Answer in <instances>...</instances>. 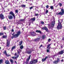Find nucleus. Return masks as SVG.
Listing matches in <instances>:
<instances>
[{
	"label": "nucleus",
	"mask_w": 64,
	"mask_h": 64,
	"mask_svg": "<svg viewBox=\"0 0 64 64\" xmlns=\"http://www.w3.org/2000/svg\"><path fill=\"white\" fill-rule=\"evenodd\" d=\"M63 22V20H58V26H57V29L58 30L60 29H61L62 28V24L61 23L62 22Z\"/></svg>",
	"instance_id": "1"
},
{
	"label": "nucleus",
	"mask_w": 64,
	"mask_h": 64,
	"mask_svg": "<svg viewBox=\"0 0 64 64\" xmlns=\"http://www.w3.org/2000/svg\"><path fill=\"white\" fill-rule=\"evenodd\" d=\"M51 45V44H48V47H47V49L46 50V52L47 53H49L50 52V46Z\"/></svg>",
	"instance_id": "2"
},
{
	"label": "nucleus",
	"mask_w": 64,
	"mask_h": 64,
	"mask_svg": "<svg viewBox=\"0 0 64 64\" xmlns=\"http://www.w3.org/2000/svg\"><path fill=\"white\" fill-rule=\"evenodd\" d=\"M32 49L31 48L29 49L28 50H26V53H27V54H30L32 53Z\"/></svg>",
	"instance_id": "3"
},
{
	"label": "nucleus",
	"mask_w": 64,
	"mask_h": 64,
	"mask_svg": "<svg viewBox=\"0 0 64 64\" xmlns=\"http://www.w3.org/2000/svg\"><path fill=\"white\" fill-rule=\"evenodd\" d=\"M59 62H60V59L58 58H57V60H54L53 62V63L54 64H58Z\"/></svg>",
	"instance_id": "4"
},
{
	"label": "nucleus",
	"mask_w": 64,
	"mask_h": 64,
	"mask_svg": "<svg viewBox=\"0 0 64 64\" xmlns=\"http://www.w3.org/2000/svg\"><path fill=\"white\" fill-rule=\"evenodd\" d=\"M17 34H15L16 36L17 37H18L19 35H20V34H21V32L19 30L18 32H16Z\"/></svg>",
	"instance_id": "5"
},
{
	"label": "nucleus",
	"mask_w": 64,
	"mask_h": 64,
	"mask_svg": "<svg viewBox=\"0 0 64 64\" xmlns=\"http://www.w3.org/2000/svg\"><path fill=\"white\" fill-rule=\"evenodd\" d=\"M6 46L7 47H9L10 46V41L9 39L7 40Z\"/></svg>",
	"instance_id": "6"
},
{
	"label": "nucleus",
	"mask_w": 64,
	"mask_h": 64,
	"mask_svg": "<svg viewBox=\"0 0 64 64\" xmlns=\"http://www.w3.org/2000/svg\"><path fill=\"white\" fill-rule=\"evenodd\" d=\"M41 36H38V38L36 39H35L34 40L35 41H40V38H41Z\"/></svg>",
	"instance_id": "7"
},
{
	"label": "nucleus",
	"mask_w": 64,
	"mask_h": 64,
	"mask_svg": "<svg viewBox=\"0 0 64 64\" xmlns=\"http://www.w3.org/2000/svg\"><path fill=\"white\" fill-rule=\"evenodd\" d=\"M63 53H64V50H62L58 53V55H62Z\"/></svg>",
	"instance_id": "8"
},
{
	"label": "nucleus",
	"mask_w": 64,
	"mask_h": 64,
	"mask_svg": "<svg viewBox=\"0 0 64 64\" xmlns=\"http://www.w3.org/2000/svg\"><path fill=\"white\" fill-rule=\"evenodd\" d=\"M31 56L30 55L29 56L28 58L27 59L26 61V64H27L28 63V62H29V60L30 59V58L31 57Z\"/></svg>",
	"instance_id": "9"
},
{
	"label": "nucleus",
	"mask_w": 64,
	"mask_h": 64,
	"mask_svg": "<svg viewBox=\"0 0 64 64\" xmlns=\"http://www.w3.org/2000/svg\"><path fill=\"white\" fill-rule=\"evenodd\" d=\"M30 34L31 35H32V36H35L36 35V33L34 32H30Z\"/></svg>",
	"instance_id": "10"
},
{
	"label": "nucleus",
	"mask_w": 64,
	"mask_h": 64,
	"mask_svg": "<svg viewBox=\"0 0 64 64\" xmlns=\"http://www.w3.org/2000/svg\"><path fill=\"white\" fill-rule=\"evenodd\" d=\"M42 29L43 30H45L47 32H48V29L46 26L43 27L42 28Z\"/></svg>",
	"instance_id": "11"
},
{
	"label": "nucleus",
	"mask_w": 64,
	"mask_h": 64,
	"mask_svg": "<svg viewBox=\"0 0 64 64\" xmlns=\"http://www.w3.org/2000/svg\"><path fill=\"white\" fill-rule=\"evenodd\" d=\"M55 23V22H52L51 27L52 28H53V27L54 26Z\"/></svg>",
	"instance_id": "12"
},
{
	"label": "nucleus",
	"mask_w": 64,
	"mask_h": 64,
	"mask_svg": "<svg viewBox=\"0 0 64 64\" xmlns=\"http://www.w3.org/2000/svg\"><path fill=\"white\" fill-rule=\"evenodd\" d=\"M30 64H35V62L34 60H32L30 61Z\"/></svg>",
	"instance_id": "13"
},
{
	"label": "nucleus",
	"mask_w": 64,
	"mask_h": 64,
	"mask_svg": "<svg viewBox=\"0 0 64 64\" xmlns=\"http://www.w3.org/2000/svg\"><path fill=\"white\" fill-rule=\"evenodd\" d=\"M0 18L2 19H3L4 18V16L2 14L0 15Z\"/></svg>",
	"instance_id": "14"
},
{
	"label": "nucleus",
	"mask_w": 64,
	"mask_h": 64,
	"mask_svg": "<svg viewBox=\"0 0 64 64\" xmlns=\"http://www.w3.org/2000/svg\"><path fill=\"white\" fill-rule=\"evenodd\" d=\"M36 32H37V33H40V34H42V32L40 30H36Z\"/></svg>",
	"instance_id": "15"
},
{
	"label": "nucleus",
	"mask_w": 64,
	"mask_h": 64,
	"mask_svg": "<svg viewBox=\"0 0 64 64\" xmlns=\"http://www.w3.org/2000/svg\"><path fill=\"white\" fill-rule=\"evenodd\" d=\"M13 16L12 15H10L8 16V18L9 19H13Z\"/></svg>",
	"instance_id": "16"
},
{
	"label": "nucleus",
	"mask_w": 64,
	"mask_h": 64,
	"mask_svg": "<svg viewBox=\"0 0 64 64\" xmlns=\"http://www.w3.org/2000/svg\"><path fill=\"white\" fill-rule=\"evenodd\" d=\"M30 20L32 21V22L35 21V18H31L30 19Z\"/></svg>",
	"instance_id": "17"
},
{
	"label": "nucleus",
	"mask_w": 64,
	"mask_h": 64,
	"mask_svg": "<svg viewBox=\"0 0 64 64\" xmlns=\"http://www.w3.org/2000/svg\"><path fill=\"white\" fill-rule=\"evenodd\" d=\"M4 54H6V56H8L7 55V53L6 52V50H5L4 51Z\"/></svg>",
	"instance_id": "18"
},
{
	"label": "nucleus",
	"mask_w": 64,
	"mask_h": 64,
	"mask_svg": "<svg viewBox=\"0 0 64 64\" xmlns=\"http://www.w3.org/2000/svg\"><path fill=\"white\" fill-rule=\"evenodd\" d=\"M11 38L12 39H13L14 38H17V37L16 36L15 34L13 35V36H12L11 37Z\"/></svg>",
	"instance_id": "19"
},
{
	"label": "nucleus",
	"mask_w": 64,
	"mask_h": 64,
	"mask_svg": "<svg viewBox=\"0 0 64 64\" xmlns=\"http://www.w3.org/2000/svg\"><path fill=\"white\" fill-rule=\"evenodd\" d=\"M9 14H10V15H12V16L14 14L13 12H10Z\"/></svg>",
	"instance_id": "20"
},
{
	"label": "nucleus",
	"mask_w": 64,
	"mask_h": 64,
	"mask_svg": "<svg viewBox=\"0 0 64 64\" xmlns=\"http://www.w3.org/2000/svg\"><path fill=\"white\" fill-rule=\"evenodd\" d=\"M5 63L6 64H10L9 62V61L8 60H6L5 62Z\"/></svg>",
	"instance_id": "21"
},
{
	"label": "nucleus",
	"mask_w": 64,
	"mask_h": 64,
	"mask_svg": "<svg viewBox=\"0 0 64 64\" xmlns=\"http://www.w3.org/2000/svg\"><path fill=\"white\" fill-rule=\"evenodd\" d=\"M10 61L11 63L12 64H13V63H14V61H13V60L10 59Z\"/></svg>",
	"instance_id": "22"
},
{
	"label": "nucleus",
	"mask_w": 64,
	"mask_h": 64,
	"mask_svg": "<svg viewBox=\"0 0 64 64\" xmlns=\"http://www.w3.org/2000/svg\"><path fill=\"white\" fill-rule=\"evenodd\" d=\"M45 37H46V36H45V35H43L42 36V39H44L45 38Z\"/></svg>",
	"instance_id": "23"
},
{
	"label": "nucleus",
	"mask_w": 64,
	"mask_h": 64,
	"mask_svg": "<svg viewBox=\"0 0 64 64\" xmlns=\"http://www.w3.org/2000/svg\"><path fill=\"white\" fill-rule=\"evenodd\" d=\"M21 51H22L21 50H20V49L19 50H18V54H20V52H21Z\"/></svg>",
	"instance_id": "24"
},
{
	"label": "nucleus",
	"mask_w": 64,
	"mask_h": 64,
	"mask_svg": "<svg viewBox=\"0 0 64 64\" xmlns=\"http://www.w3.org/2000/svg\"><path fill=\"white\" fill-rule=\"evenodd\" d=\"M34 60V61L35 64H36V63L38 62V60Z\"/></svg>",
	"instance_id": "25"
},
{
	"label": "nucleus",
	"mask_w": 64,
	"mask_h": 64,
	"mask_svg": "<svg viewBox=\"0 0 64 64\" xmlns=\"http://www.w3.org/2000/svg\"><path fill=\"white\" fill-rule=\"evenodd\" d=\"M22 43H23V42H22V41H21L20 42L19 45L20 46H21V45H22Z\"/></svg>",
	"instance_id": "26"
},
{
	"label": "nucleus",
	"mask_w": 64,
	"mask_h": 64,
	"mask_svg": "<svg viewBox=\"0 0 64 64\" xmlns=\"http://www.w3.org/2000/svg\"><path fill=\"white\" fill-rule=\"evenodd\" d=\"M21 7H24V8H25V7H26V5H24V4L22 5L21 6Z\"/></svg>",
	"instance_id": "27"
},
{
	"label": "nucleus",
	"mask_w": 64,
	"mask_h": 64,
	"mask_svg": "<svg viewBox=\"0 0 64 64\" xmlns=\"http://www.w3.org/2000/svg\"><path fill=\"white\" fill-rule=\"evenodd\" d=\"M15 48V46H14L11 49L12 51H13V49H14Z\"/></svg>",
	"instance_id": "28"
},
{
	"label": "nucleus",
	"mask_w": 64,
	"mask_h": 64,
	"mask_svg": "<svg viewBox=\"0 0 64 64\" xmlns=\"http://www.w3.org/2000/svg\"><path fill=\"white\" fill-rule=\"evenodd\" d=\"M24 21V19H22L19 20L20 22H23Z\"/></svg>",
	"instance_id": "29"
},
{
	"label": "nucleus",
	"mask_w": 64,
	"mask_h": 64,
	"mask_svg": "<svg viewBox=\"0 0 64 64\" xmlns=\"http://www.w3.org/2000/svg\"><path fill=\"white\" fill-rule=\"evenodd\" d=\"M24 48V47H23V46L22 45L21 46H20V49H23Z\"/></svg>",
	"instance_id": "30"
},
{
	"label": "nucleus",
	"mask_w": 64,
	"mask_h": 64,
	"mask_svg": "<svg viewBox=\"0 0 64 64\" xmlns=\"http://www.w3.org/2000/svg\"><path fill=\"white\" fill-rule=\"evenodd\" d=\"M7 37V36H2V38H6Z\"/></svg>",
	"instance_id": "31"
},
{
	"label": "nucleus",
	"mask_w": 64,
	"mask_h": 64,
	"mask_svg": "<svg viewBox=\"0 0 64 64\" xmlns=\"http://www.w3.org/2000/svg\"><path fill=\"white\" fill-rule=\"evenodd\" d=\"M3 62V60H0V64H2Z\"/></svg>",
	"instance_id": "32"
},
{
	"label": "nucleus",
	"mask_w": 64,
	"mask_h": 64,
	"mask_svg": "<svg viewBox=\"0 0 64 64\" xmlns=\"http://www.w3.org/2000/svg\"><path fill=\"white\" fill-rule=\"evenodd\" d=\"M12 59H16L17 58H16V57H12Z\"/></svg>",
	"instance_id": "33"
},
{
	"label": "nucleus",
	"mask_w": 64,
	"mask_h": 64,
	"mask_svg": "<svg viewBox=\"0 0 64 64\" xmlns=\"http://www.w3.org/2000/svg\"><path fill=\"white\" fill-rule=\"evenodd\" d=\"M45 60H45V59L44 58H42V62H44V61H45Z\"/></svg>",
	"instance_id": "34"
},
{
	"label": "nucleus",
	"mask_w": 64,
	"mask_h": 64,
	"mask_svg": "<svg viewBox=\"0 0 64 64\" xmlns=\"http://www.w3.org/2000/svg\"><path fill=\"white\" fill-rule=\"evenodd\" d=\"M50 9L52 10H53V6H50Z\"/></svg>",
	"instance_id": "35"
},
{
	"label": "nucleus",
	"mask_w": 64,
	"mask_h": 64,
	"mask_svg": "<svg viewBox=\"0 0 64 64\" xmlns=\"http://www.w3.org/2000/svg\"><path fill=\"white\" fill-rule=\"evenodd\" d=\"M15 12L17 14H18V10H15Z\"/></svg>",
	"instance_id": "36"
},
{
	"label": "nucleus",
	"mask_w": 64,
	"mask_h": 64,
	"mask_svg": "<svg viewBox=\"0 0 64 64\" xmlns=\"http://www.w3.org/2000/svg\"><path fill=\"white\" fill-rule=\"evenodd\" d=\"M4 33H0V36H1V35H4Z\"/></svg>",
	"instance_id": "37"
},
{
	"label": "nucleus",
	"mask_w": 64,
	"mask_h": 64,
	"mask_svg": "<svg viewBox=\"0 0 64 64\" xmlns=\"http://www.w3.org/2000/svg\"><path fill=\"white\" fill-rule=\"evenodd\" d=\"M3 28L4 29V30H6V26H4Z\"/></svg>",
	"instance_id": "38"
},
{
	"label": "nucleus",
	"mask_w": 64,
	"mask_h": 64,
	"mask_svg": "<svg viewBox=\"0 0 64 64\" xmlns=\"http://www.w3.org/2000/svg\"><path fill=\"white\" fill-rule=\"evenodd\" d=\"M48 10H46V14H47V13H48Z\"/></svg>",
	"instance_id": "39"
},
{
	"label": "nucleus",
	"mask_w": 64,
	"mask_h": 64,
	"mask_svg": "<svg viewBox=\"0 0 64 64\" xmlns=\"http://www.w3.org/2000/svg\"><path fill=\"white\" fill-rule=\"evenodd\" d=\"M12 16L14 18V19H15V14L13 15V16Z\"/></svg>",
	"instance_id": "40"
},
{
	"label": "nucleus",
	"mask_w": 64,
	"mask_h": 64,
	"mask_svg": "<svg viewBox=\"0 0 64 64\" xmlns=\"http://www.w3.org/2000/svg\"><path fill=\"white\" fill-rule=\"evenodd\" d=\"M41 24H44V22H41Z\"/></svg>",
	"instance_id": "41"
},
{
	"label": "nucleus",
	"mask_w": 64,
	"mask_h": 64,
	"mask_svg": "<svg viewBox=\"0 0 64 64\" xmlns=\"http://www.w3.org/2000/svg\"><path fill=\"white\" fill-rule=\"evenodd\" d=\"M59 5H60V7L62 5V4H61V3H60L59 4Z\"/></svg>",
	"instance_id": "42"
},
{
	"label": "nucleus",
	"mask_w": 64,
	"mask_h": 64,
	"mask_svg": "<svg viewBox=\"0 0 64 64\" xmlns=\"http://www.w3.org/2000/svg\"><path fill=\"white\" fill-rule=\"evenodd\" d=\"M33 7H30V10H31V9H33Z\"/></svg>",
	"instance_id": "43"
},
{
	"label": "nucleus",
	"mask_w": 64,
	"mask_h": 64,
	"mask_svg": "<svg viewBox=\"0 0 64 64\" xmlns=\"http://www.w3.org/2000/svg\"><path fill=\"white\" fill-rule=\"evenodd\" d=\"M48 42H50V41H51V39H50V38L48 40Z\"/></svg>",
	"instance_id": "44"
},
{
	"label": "nucleus",
	"mask_w": 64,
	"mask_h": 64,
	"mask_svg": "<svg viewBox=\"0 0 64 64\" xmlns=\"http://www.w3.org/2000/svg\"><path fill=\"white\" fill-rule=\"evenodd\" d=\"M42 46H43V45H42V44L40 46L39 48H41V47H42Z\"/></svg>",
	"instance_id": "45"
},
{
	"label": "nucleus",
	"mask_w": 64,
	"mask_h": 64,
	"mask_svg": "<svg viewBox=\"0 0 64 64\" xmlns=\"http://www.w3.org/2000/svg\"><path fill=\"white\" fill-rule=\"evenodd\" d=\"M46 7L47 8H49V6L47 5L46 6Z\"/></svg>",
	"instance_id": "46"
},
{
	"label": "nucleus",
	"mask_w": 64,
	"mask_h": 64,
	"mask_svg": "<svg viewBox=\"0 0 64 64\" xmlns=\"http://www.w3.org/2000/svg\"><path fill=\"white\" fill-rule=\"evenodd\" d=\"M38 14H35V16H38Z\"/></svg>",
	"instance_id": "47"
},
{
	"label": "nucleus",
	"mask_w": 64,
	"mask_h": 64,
	"mask_svg": "<svg viewBox=\"0 0 64 64\" xmlns=\"http://www.w3.org/2000/svg\"><path fill=\"white\" fill-rule=\"evenodd\" d=\"M48 58V57L47 56H46V57L44 59L46 60V59H47Z\"/></svg>",
	"instance_id": "48"
},
{
	"label": "nucleus",
	"mask_w": 64,
	"mask_h": 64,
	"mask_svg": "<svg viewBox=\"0 0 64 64\" xmlns=\"http://www.w3.org/2000/svg\"><path fill=\"white\" fill-rule=\"evenodd\" d=\"M18 57H19V55H17L16 56V58H18Z\"/></svg>",
	"instance_id": "49"
},
{
	"label": "nucleus",
	"mask_w": 64,
	"mask_h": 64,
	"mask_svg": "<svg viewBox=\"0 0 64 64\" xmlns=\"http://www.w3.org/2000/svg\"><path fill=\"white\" fill-rule=\"evenodd\" d=\"M14 56H16L17 55V53H16L14 55Z\"/></svg>",
	"instance_id": "50"
},
{
	"label": "nucleus",
	"mask_w": 64,
	"mask_h": 64,
	"mask_svg": "<svg viewBox=\"0 0 64 64\" xmlns=\"http://www.w3.org/2000/svg\"><path fill=\"white\" fill-rule=\"evenodd\" d=\"M57 55V54H55L54 55V57H55V56H56Z\"/></svg>",
	"instance_id": "51"
},
{
	"label": "nucleus",
	"mask_w": 64,
	"mask_h": 64,
	"mask_svg": "<svg viewBox=\"0 0 64 64\" xmlns=\"http://www.w3.org/2000/svg\"><path fill=\"white\" fill-rule=\"evenodd\" d=\"M12 32H14V29H12Z\"/></svg>",
	"instance_id": "52"
},
{
	"label": "nucleus",
	"mask_w": 64,
	"mask_h": 64,
	"mask_svg": "<svg viewBox=\"0 0 64 64\" xmlns=\"http://www.w3.org/2000/svg\"><path fill=\"white\" fill-rule=\"evenodd\" d=\"M62 40H64V37L62 38Z\"/></svg>",
	"instance_id": "53"
},
{
	"label": "nucleus",
	"mask_w": 64,
	"mask_h": 64,
	"mask_svg": "<svg viewBox=\"0 0 64 64\" xmlns=\"http://www.w3.org/2000/svg\"><path fill=\"white\" fill-rule=\"evenodd\" d=\"M36 11H37V12H39V11H38V10H36Z\"/></svg>",
	"instance_id": "54"
},
{
	"label": "nucleus",
	"mask_w": 64,
	"mask_h": 64,
	"mask_svg": "<svg viewBox=\"0 0 64 64\" xmlns=\"http://www.w3.org/2000/svg\"><path fill=\"white\" fill-rule=\"evenodd\" d=\"M60 48H63V46H61L60 47Z\"/></svg>",
	"instance_id": "55"
},
{
	"label": "nucleus",
	"mask_w": 64,
	"mask_h": 64,
	"mask_svg": "<svg viewBox=\"0 0 64 64\" xmlns=\"http://www.w3.org/2000/svg\"><path fill=\"white\" fill-rule=\"evenodd\" d=\"M63 60L62 59V60H61V62H63Z\"/></svg>",
	"instance_id": "56"
},
{
	"label": "nucleus",
	"mask_w": 64,
	"mask_h": 64,
	"mask_svg": "<svg viewBox=\"0 0 64 64\" xmlns=\"http://www.w3.org/2000/svg\"><path fill=\"white\" fill-rule=\"evenodd\" d=\"M15 63H16V64H17V62H16V61H15Z\"/></svg>",
	"instance_id": "57"
},
{
	"label": "nucleus",
	"mask_w": 64,
	"mask_h": 64,
	"mask_svg": "<svg viewBox=\"0 0 64 64\" xmlns=\"http://www.w3.org/2000/svg\"><path fill=\"white\" fill-rule=\"evenodd\" d=\"M30 24H29V26H30Z\"/></svg>",
	"instance_id": "58"
},
{
	"label": "nucleus",
	"mask_w": 64,
	"mask_h": 64,
	"mask_svg": "<svg viewBox=\"0 0 64 64\" xmlns=\"http://www.w3.org/2000/svg\"><path fill=\"white\" fill-rule=\"evenodd\" d=\"M55 45H56L55 44H54V46H55Z\"/></svg>",
	"instance_id": "59"
},
{
	"label": "nucleus",
	"mask_w": 64,
	"mask_h": 64,
	"mask_svg": "<svg viewBox=\"0 0 64 64\" xmlns=\"http://www.w3.org/2000/svg\"><path fill=\"white\" fill-rule=\"evenodd\" d=\"M53 1H54V2H55V0H53Z\"/></svg>",
	"instance_id": "60"
},
{
	"label": "nucleus",
	"mask_w": 64,
	"mask_h": 64,
	"mask_svg": "<svg viewBox=\"0 0 64 64\" xmlns=\"http://www.w3.org/2000/svg\"><path fill=\"white\" fill-rule=\"evenodd\" d=\"M1 49V47H0V50Z\"/></svg>",
	"instance_id": "61"
},
{
	"label": "nucleus",
	"mask_w": 64,
	"mask_h": 64,
	"mask_svg": "<svg viewBox=\"0 0 64 64\" xmlns=\"http://www.w3.org/2000/svg\"><path fill=\"white\" fill-rule=\"evenodd\" d=\"M18 41H19V40H18L17 41V42H18Z\"/></svg>",
	"instance_id": "62"
},
{
	"label": "nucleus",
	"mask_w": 64,
	"mask_h": 64,
	"mask_svg": "<svg viewBox=\"0 0 64 64\" xmlns=\"http://www.w3.org/2000/svg\"><path fill=\"white\" fill-rule=\"evenodd\" d=\"M4 12H5V10H4Z\"/></svg>",
	"instance_id": "63"
},
{
	"label": "nucleus",
	"mask_w": 64,
	"mask_h": 64,
	"mask_svg": "<svg viewBox=\"0 0 64 64\" xmlns=\"http://www.w3.org/2000/svg\"><path fill=\"white\" fill-rule=\"evenodd\" d=\"M52 49H54V48H52Z\"/></svg>",
	"instance_id": "64"
}]
</instances>
